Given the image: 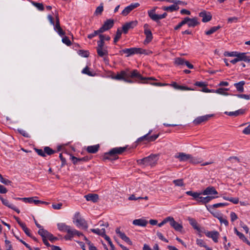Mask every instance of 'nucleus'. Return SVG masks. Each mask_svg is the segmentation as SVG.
<instances>
[{"label": "nucleus", "mask_w": 250, "mask_h": 250, "mask_svg": "<svg viewBox=\"0 0 250 250\" xmlns=\"http://www.w3.org/2000/svg\"><path fill=\"white\" fill-rule=\"evenodd\" d=\"M82 73L89 76H92L91 72L89 71V68L86 66L82 71Z\"/></svg>", "instance_id": "obj_59"}, {"label": "nucleus", "mask_w": 250, "mask_h": 250, "mask_svg": "<svg viewBox=\"0 0 250 250\" xmlns=\"http://www.w3.org/2000/svg\"><path fill=\"white\" fill-rule=\"evenodd\" d=\"M173 183L176 186L183 187L184 186L183 180L182 179L174 180Z\"/></svg>", "instance_id": "obj_43"}, {"label": "nucleus", "mask_w": 250, "mask_h": 250, "mask_svg": "<svg viewBox=\"0 0 250 250\" xmlns=\"http://www.w3.org/2000/svg\"><path fill=\"white\" fill-rule=\"evenodd\" d=\"M104 10L103 3H101L100 5L97 7L94 15L96 16L101 15Z\"/></svg>", "instance_id": "obj_38"}, {"label": "nucleus", "mask_w": 250, "mask_h": 250, "mask_svg": "<svg viewBox=\"0 0 250 250\" xmlns=\"http://www.w3.org/2000/svg\"><path fill=\"white\" fill-rule=\"evenodd\" d=\"M175 157L179 159L180 161H189V159L190 158V155L180 152L176 155Z\"/></svg>", "instance_id": "obj_20"}, {"label": "nucleus", "mask_w": 250, "mask_h": 250, "mask_svg": "<svg viewBox=\"0 0 250 250\" xmlns=\"http://www.w3.org/2000/svg\"><path fill=\"white\" fill-rule=\"evenodd\" d=\"M188 222H189V223L190 224V225L191 226H192V227L196 230H197V231H198L199 232H203V231H202L201 230V229H200V228L199 227V226H198V224H197V222H196V221L192 218H191V217H188Z\"/></svg>", "instance_id": "obj_23"}, {"label": "nucleus", "mask_w": 250, "mask_h": 250, "mask_svg": "<svg viewBox=\"0 0 250 250\" xmlns=\"http://www.w3.org/2000/svg\"><path fill=\"white\" fill-rule=\"evenodd\" d=\"M243 133L245 134H250V124L243 130Z\"/></svg>", "instance_id": "obj_64"}, {"label": "nucleus", "mask_w": 250, "mask_h": 250, "mask_svg": "<svg viewBox=\"0 0 250 250\" xmlns=\"http://www.w3.org/2000/svg\"><path fill=\"white\" fill-rule=\"evenodd\" d=\"M170 225L176 231H181L183 229V226L181 224L176 222L172 217L170 216Z\"/></svg>", "instance_id": "obj_14"}, {"label": "nucleus", "mask_w": 250, "mask_h": 250, "mask_svg": "<svg viewBox=\"0 0 250 250\" xmlns=\"http://www.w3.org/2000/svg\"><path fill=\"white\" fill-rule=\"evenodd\" d=\"M126 149V147H115L111 149L108 152L105 153L103 158L104 160H115L118 159L117 154L122 153Z\"/></svg>", "instance_id": "obj_2"}, {"label": "nucleus", "mask_w": 250, "mask_h": 250, "mask_svg": "<svg viewBox=\"0 0 250 250\" xmlns=\"http://www.w3.org/2000/svg\"><path fill=\"white\" fill-rule=\"evenodd\" d=\"M196 244L199 246L204 247L206 249L208 247L205 242L202 239H197L196 240Z\"/></svg>", "instance_id": "obj_48"}, {"label": "nucleus", "mask_w": 250, "mask_h": 250, "mask_svg": "<svg viewBox=\"0 0 250 250\" xmlns=\"http://www.w3.org/2000/svg\"><path fill=\"white\" fill-rule=\"evenodd\" d=\"M152 132V130H150L148 133L145 135L144 136L142 137V142H144L145 141L147 142H153L155 140H156L159 137V134H155L153 135L150 136V133Z\"/></svg>", "instance_id": "obj_7"}, {"label": "nucleus", "mask_w": 250, "mask_h": 250, "mask_svg": "<svg viewBox=\"0 0 250 250\" xmlns=\"http://www.w3.org/2000/svg\"><path fill=\"white\" fill-rule=\"evenodd\" d=\"M58 229L62 231L67 232L69 230L70 226L66 225L65 224L63 223H58L57 224Z\"/></svg>", "instance_id": "obj_27"}, {"label": "nucleus", "mask_w": 250, "mask_h": 250, "mask_svg": "<svg viewBox=\"0 0 250 250\" xmlns=\"http://www.w3.org/2000/svg\"><path fill=\"white\" fill-rule=\"evenodd\" d=\"M136 24L137 21H135L126 23L123 26V32L125 34L127 33L129 29L133 28Z\"/></svg>", "instance_id": "obj_15"}, {"label": "nucleus", "mask_w": 250, "mask_h": 250, "mask_svg": "<svg viewBox=\"0 0 250 250\" xmlns=\"http://www.w3.org/2000/svg\"><path fill=\"white\" fill-rule=\"evenodd\" d=\"M31 2L34 6H35L39 10L43 11L44 10V7L42 3L36 2L33 1H32Z\"/></svg>", "instance_id": "obj_40"}, {"label": "nucleus", "mask_w": 250, "mask_h": 250, "mask_svg": "<svg viewBox=\"0 0 250 250\" xmlns=\"http://www.w3.org/2000/svg\"><path fill=\"white\" fill-rule=\"evenodd\" d=\"M91 231L94 233L103 236V237L105 235V230L104 228L102 229H91Z\"/></svg>", "instance_id": "obj_29"}, {"label": "nucleus", "mask_w": 250, "mask_h": 250, "mask_svg": "<svg viewBox=\"0 0 250 250\" xmlns=\"http://www.w3.org/2000/svg\"><path fill=\"white\" fill-rule=\"evenodd\" d=\"M204 233L207 237L211 238L214 242L216 243L218 242V237L219 236V233L218 231H205Z\"/></svg>", "instance_id": "obj_9"}, {"label": "nucleus", "mask_w": 250, "mask_h": 250, "mask_svg": "<svg viewBox=\"0 0 250 250\" xmlns=\"http://www.w3.org/2000/svg\"><path fill=\"white\" fill-rule=\"evenodd\" d=\"M186 60L181 58H177L175 60V63L177 65H184Z\"/></svg>", "instance_id": "obj_44"}, {"label": "nucleus", "mask_w": 250, "mask_h": 250, "mask_svg": "<svg viewBox=\"0 0 250 250\" xmlns=\"http://www.w3.org/2000/svg\"><path fill=\"white\" fill-rule=\"evenodd\" d=\"M73 222L79 228L86 229L88 227L86 221L81 218L79 212H76L73 218Z\"/></svg>", "instance_id": "obj_4"}, {"label": "nucleus", "mask_w": 250, "mask_h": 250, "mask_svg": "<svg viewBox=\"0 0 250 250\" xmlns=\"http://www.w3.org/2000/svg\"><path fill=\"white\" fill-rule=\"evenodd\" d=\"M152 79H153L151 77L146 78V77H144L143 76H142V83H149L150 84H154L155 85H158V86H162V85H164V84H162V83H150V81Z\"/></svg>", "instance_id": "obj_28"}, {"label": "nucleus", "mask_w": 250, "mask_h": 250, "mask_svg": "<svg viewBox=\"0 0 250 250\" xmlns=\"http://www.w3.org/2000/svg\"><path fill=\"white\" fill-rule=\"evenodd\" d=\"M227 205H228V203H217V204H213L212 206V207L213 208H220V207H222L226 206Z\"/></svg>", "instance_id": "obj_55"}, {"label": "nucleus", "mask_w": 250, "mask_h": 250, "mask_svg": "<svg viewBox=\"0 0 250 250\" xmlns=\"http://www.w3.org/2000/svg\"><path fill=\"white\" fill-rule=\"evenodd\" d=\"M20 226L27 235L29 237H31L29 229L26 227L24 223H23L22 224H21Z\"/></svg>", "instance_id": "obj_42"}, {"label": "nucleus", "mask_w": 250, "mask_h": 250, "mask_svg": "<svg viewBox=\"0 0 250 250\" xmlns=\"http://www.w3.org/2000/svg\"><path fill=\"white\" fill-rule=\"evenodd\" d=\"M67 233L72 235V237H74L75 235H78V236L83 235L81 232H79V231L75 229H72L70 227L69 229V230H68Z\"/></svg>", "instance_id": "obj_31"}, {"label": "nucleus", "mask_w": 250, "mask_h": 250, "mask_svg": "<svg viewBox=\"0 0 250 250\" xmlns=\"http://www.w3.org/2000/svg\"><path fill=\"white\" fill-rule=\"evenodd\" d=\"M179 7L177 5L173 4L169 6H165L163 8V10L167 11L172 12L179 9Z\"/></svg>", "instance_id": "obj_32"}, {"label": "nucleus", "mask_w": 250, "mask_h": 250, "mask_svg": "<svg viewBox=\"0 0 250 250\" xmlns=\"http://www.w3.org/2000/svg\"><path fill=\"white\" fill-rule=\"evenodd\" d=\"M99 148V146L98 145H94V146H88L87 147V151L90 153H95L96 152L98 151Z\"/></svg>", "instance_id": "obj_30"}, {"label": "nucleus", "mask_w": 250, "mask_h": 250, "mask_svg": "<svg viewBox=\"0 0 250 250\" xmlns=\"http://www.w3.org/2000/svg\"><path fill=\"white\" fill-rule=\"evenodd\" d=\"M54 29L58 32L60 36H63L65 35L64 31L62 29L60 26L54 27Z\"/></svg>", "instance_id": "obj_50"}, {"label": "nucleus", "mask_w": 250, "mask_h": 250, "mask_svg": "<svg viewBox=\"0 0 250 250\" xmlns=\"http://www.w3.org/2000/svg\"><path fill=\"white\" fill-rule=\"evenodd\" d=\"M171 85L176 89L180 90H194V89L191 88L190 87L179 85L176 82H173L171 84Z\"/></svg>", "instance_id": "obj_22"}, {"label": "nucleus", "mask_w": 250, "mask_h": 250, "mask_svg": "<svg viewBox=\"0 0 250 250\" xmlns=\"http://www.w3.org/2000/svg\"><path fill=\"white\" fill-rule=\"evenodd\" d=\"M187 21H186V18L184 19L183 21H182L181 22H180L177 26H176L174 28L175 30H178L180 29L183 25L186 24Z\"/></svg>", "instance_id": "obj_53"}, {"label": "nucleus", "mask_w": 250, "mask_h": 250, "mask_svg": "<svg viewBox=\"0 0 250 250\" xmlns=\"http://www.w3.org/2000/svg\"><path fill=\"white\" fill-rule=\"evenodd\" d=\"M186 193L188 195L193 197L196 201L197 200L198 197H199V195H202V192H193L192 191H188L186 192Z\"/></svg>", "instance_id": "obj_34"}, {"label": "nucleus", "mask_w": 250, "mask_h": 250, "mask_svg": "<svg viewBox=\"0 0 250 250\" xmlns=\"http://www.w3.org/2000/svg\"><path fill=\"white\" fill-rule=\"evenodd\" d=\"M62 42L63 43H65L68 46H69L71 45V42L68 38L66 36H65L62 39Z\"/></svg>", "instance_id": "obj_52"}, {"label": "nucleus", "mask_w": 250, "mask_h": 250, "mask_svg": "<svg viewBox=\"0 0 250 250\" xmlns=\"http://www.w3.org/2000/svg\"><path fill=\"white\" fill-rule=\"evenodd\" d=\"M17 200H22L25 203H34L36 205H37L40 203H42L43 202H42L40 200H34L33 197H30V198H16Z\"/></svg>", "instance_id": "obj_17"}, {"label": "nucleus", "mask_w": 250, "mask_h": 250, "mask_svg": "<svg viewBox=\"0 0 250 250\" xmlns=\"http://www.w3.org/2000/svg\"><path fill=\"white\" fill-rule=\"evenodd\" d=\"M144 34L146 37V39L144 42V44H147L152 40L153 38L152 34L150 30V27L147 24H145L144 25Z\"/></svg>", "instance_id": "obj_5"}, {"label": "nucleus", "mask_w": 250, "mask_h": 250, "mask_svg": "<svg viewBox=\"0 0 250 250\" xmlns=\"http://www.w3.org/2000/svg\"><path fill=\"white\" fill-rule=\"evenodd\" d=\"M159 155L151 154L142 159V166L154 167L157 164L158 160Z\"/></svg>", "instance_id": "obj_3"}, {"label": "nucleus", "mask_w": 250, "mask_h": 250, "mask_svg": "<svg viewBox=\"0 0 250 250\" xmlns=\"http://www.w3.org/2000/svg\"><path fill=\"white\" fill-rule=\"evenodd\" d=\"M245 84V81H241L237 83H235L234 84V85L236 87L237 90L239 92H244V85Z\"/></svg>", "instance_id": "obj_26"}, {"label": "nucleus", "mask_w": 250, "mask_h": 250, "mask_svg": "<svg viewBox=\"0 0 250 250\" xmlns=\"http://www.w3.org/2000/svg\"><path fill=\"white\" fill-rule=\"evenodd\" d=\"M199 16L202 18V21L204 22H207L211 20L212 16L209 12L205 11H202L199 13Z\"/></svg>", "instance_id": "obj_12"}, {"label": "nucleus", "mask_w": 250, "mask_h": 250, "mask_svg": "<svg viewBox=\"0 0 250 250\" xmlns=\"http://www.w3.org/2000/svg\"><path fill=\"white\" fill-rule=\"evenodd\" d=\"M228 90H229L228 88H220L216 89V90H212V91L213 92H215V93L227 96V95H229V93L224 92V91H228Z\"/></svg>", "instance_id": "obj_36"}, {"label": "nucleus", "mask_w": 250, "mask_h": 250, "mask_svg": "<svg viewBox=\"0 0 250 250\" xmlns=\"http://www.w3.org/2000/svg\"><path fill=\"white\" fill-rule=\"evenodd\" d=\"M44 151L45 154L46 153L48 155H51L54 153L55 151L52 149L51 148L48 146H46L44 148Z\"/></svg>", "instance_id": "obj_47"}, {"label": "nucleus", "mask_w": 250, "mask_h": 250, "mask_svg": "<svg viewBox=\"0 0 250 250\" xmlns=\"http://www.w3.org/2000/svg\"><path fill=\"white\" fill-rule=\"evenodd\" d=\"M155 8H154L153 9H152L148 12V16L150 18L151 20H152L154 21H158L160 19V15L156 14L155 13Z\"/></svg>", "instance_id": "obj_19"}, {"label": "nucleus", "mask_w": 250, "mask_h": 250, "mask_svg": "<svg viewBox=\"0 0 250 250\" xmlns=\"http://www.w3.org/2000/svg\"><path fill=\"white\" fill-rule=\"evenodd\" d=\"M189 162L194 164H197L202 162L200 158L197 157H193L190 155V158L189 159Z\"/></svg>", "instance_id": "obj_39"}, {"label": "nucleus", "mask_w": 250, "mask_h": 250, "mask_svg": "<svg viewBox=\"0 0 250 250\" xmlns=\"http://www.w3.org/2000/svg\"><path fill=\"white\" fill-rule=\"evenodd\" d=\"M48 231L42 228L40 229L38 231V233L42 237V239L46 238L47 234Z\"/></svg>", "instance_id": "obj_41"}, {"label": "nucleus", "mask_w": 250, "mask_h": 250, "mask_svg": "<svg viewBox=\"0 0 250 250\" xmlns=\"http://www.w3.org/2000/svg\"><path fill=\"white\" fill-rule=\"evenodd\" d=\"M202 195L212 196V195H216L218 194V192L215 189V188L212 186L207 187L202 192Z\"/></svg>", "instance_id": "obj_10"}, {"label": "nucleus", "mask_w": 250, "mask_h": 250, "mask_svg": "<svg viewBox=\"0 0 250 250\" xmlns=\"http://www.w3.org/2000/svg\"><path fill=\"white\" fill-rule=\"evenodd\" d=\"M46 239H48L52 242H54L56 240H58V238L56 237H54L53 234H52L50 232H48L46 236Z\"/></svg>", "instance_id": "obj_46"}, {"label": "nucleus", "mask_w": 250, "mask_h": 250, "mask_svg": "<svg viewBox=\"0 0 250 250\" xmlns=\"http://www.w3.org/2000/svg\"><path fill=\"white\" fill-rule=\"evenodd\" d=\"M84 198L88 201L96 203L99 199V196L97 194H88L84 196Z\"/></svg>", "instance_id": "obj_21"}, {"label": "nucleus", "mask_w": 250, "mask_h": 250, "mask_svg": "<svg viewBox=\"0 0 250 250\" xmlns=\"http://www.w3.org/2000/svg\"><path fill=\"white\" fill-rule=\"evenodd\" d=\"M170 220V216L167 217L164 219L163 221L159 223L158 225L159 227H161L167 222H169Z\"/></svg>", "instance_id": "obj_51"}, {"label": "nucleus", "mask_w": 250, "mask_h": 250, "mask_svg": "<svg viewBox=\"0 0 250 250\" xmlns=\"http://www.w3.org/2000/svg\"><path fill=\"white\" fill-rule=\"evenodd\" d=\"M245 113V110L242 109H240L234 112H225V113L229 116H238L240 115H242Z\"/></svg>", "instance_id": "obj_24"}, {"label": "nucleus", "mask_w": 250, "mask_h": 250, "mask_svg": "<svg viewBox=\"0 0 250 250\" xmlns=\"http://www.w3.org/2000/svg\"><path fill=\"white\" fill-rule=\"evenodd\" d=\"M236 57H237L238 61H243L244 62H246L247 55L246 53H238V52H237Z\"/></svg>", "instance_id": "obj_33"}, {"label": "nucleus", "mask_w": 250, "mask_h": 250, "mask_svg": "<svg viewBox=\"0 0 250 250\" xmlns=\"http://www.w3.org/2000/svg\"><path fill=\"white\" fill-rule=\"evenodd\" d=\"M0 181L2 184L6 185H10L11 183L10 181L8 179H4L2 176L1 177Z\"/></svg>", "instance_id": "obj_58"}, {"label": "nucleus", "mask_w": 250, "mask_h": 250, "mask_svg": "<svg viewBox=\"0 0 250 250\" xmlns=\"http://www.w3.org/2000/svg\"><path fill=\"white\" fill-rule=\"evenodd\" d=\"M5 249L6 250H13L12 246L11 244V242L10 241L6 239L5 240Z\"/></svg>", "instance_id": "obj_49"}, {"label": "nucleus", "mask_w": 250, "mask_h": 250, "mask_svg": "<svg viewBox=\"0 0 250 250\" xmlns=\"http://www.w3.org/2000/svg\"><path fill=\"white\" fill-rule=\"evenodd\" d=\"M186 21H187V23L189 27H195L196 25L199 24V22L198 21V19L197 18H194L193 19H190L188 17L186 18Z\"/></svg>", "instance_id": "obj_16"}, {"label": "nucleus", "mask_w": 250, "mask_h": 250, "mask_svg": "<svg viewBox=\"0 0 250 250\" xmlns=\"http://www.w3.org/2000/svg\"><path fill=\"white\" fill-rule=\"evenodd\" d=\"M116 232L119 235L120 238L129 245H131L132 243L129 238L124 233L122 232L119 228L116 229Z\"/></svg>", "instance_id": "obj_18"}, {"label": "nucleus", "mask_w": 250, "mask_h": 250, "mask_svg": "<svg viewBox=\"0 0 250 250\" xmlns=\"http://www.w3.org/2000/svg\"><path fill=\"white\" fill-rule=\"evenodd\" d=\"M218 219L221 224H224L226 226L228 225V221L226 219L223 218L222 217H218Z\"/></svg>", "instance_id": "obj_63"}, {"label": "nucleus", "mask_w": 250, "mask_h": 250, "mask_svg": "<svg viewBox=\"0 0 250 250\" xmlns=\"http://www.w3.org/2000/svg\"><path fill=\"white\" fill-rule=\"evenodd\" d=\"M84 239L86 241L87 244L89 246V250H97L95 246L92 245L90 242L89 241H88L85 236L84 237Z\"/></svg>", "instance_id": "obj_56"}, {"label": "nucleus", "mask_w": 250, "mask_h": 250, "mask_svg": "<svg viewBox=\"0 0 250 250\" xmlns=\"http://www.w3.org/2000/svg\"><path fill=\"white\" fill-rule=\"evenodd\" d=\"M234 231L237 235H238L242 240H243L246 238L244 235L240 232L238 231L236 228H234Z\"/></svg>", "instance_id": "obj_54"}, {"label": "nucleus", "mask_w": 250, "mask_h": 250, "mask_svg": "<svg viewBox=\"0 0 250 250\" xmlns=\"http://www.w3.org/2000/svg\"><path fill=\"white\" fill-rule=\"evenodd\" d=\"M101 33H102L101 32L99 31V29L98 30L95 31L93 33L88 35L87 37H88V38L91 39L93 37H95V36H96L98 34Z\"/></svg>", "instance_id": "obj_57"}, {"label": "nucleus", "mask_w": 250, "mask_h": 250, "mask_svg": "<svg viewBox=\"0 0 250 250\" xmlns=\"http://www.w3.org/2000/svg\"><path fill=\"white\" fill-rule=\"evenodd\" d=\"M114 24L113 20L109 19L104 22L103 25L99 29V31L102 33L107 31L112 28Z\"/></svg>", "instance_id": "obj_8"}, {"label": "nucleus", "mask_w": 250, "mask_h": 250, "mask_svg": "<svg viewBox=\"0 0 250 250\" xmlns=\"http://www.w3.org/2000/svg\"><path fill=\"white\" fill-rule=\"evenodd\" d=\"M214 198H215L214 196L207 195L206 197H205L204 204L208 203L210 200Z\"/></svg>", "instance_id": "obj_61"}, {"label": "nucleus", "mask_w": 250, "mask_h": 250, "mask_svg": "<svg viewBox=\"0 0 250 250\" xmlns=\"http://www.w3.org/2000/svg\"><path fill=\"white\" fill-rule=\"evenodd\" d=\"M212 116H213L212 114L198 117L194 120L193 123L196 125H199L203 122L208 121Z\"/></svg>", "instance_id": "obj_13"}, {"label": "nucleus", "mask_w": 250, "mask_h": 250, "mask_svg": "<svg viewBox=\"0 0 250 250\" xmlns=\"http://www.w3.org/2000/svg\"><path fill=\"white\" fill-rule=\"evenodd\" d=\"M100 41L98 42V46L96 49H100L102 48H106L104 47V36L102 34L99 35Z\"/></svg>", "instance_id": "obj_25"}, {"label": "nucleus", "mask_w": 250, "mask_h": 250, "mask_svg": "<svg viewBox=\"0 0 250 250\" xmlns=\"http://www.w3.org/2000/svg\"><path fill=\"white\" fill-rule=\"evenodd\" d=\"M0 199L2 204L5 206L9 207V208H13V205L10 204L7 200L3 199L1 196H0Z\"/></svg>", "instance_id": "obj_45"}, {"label": "nucleus", "mask_w": 250, "mask_h": 250, "mask_svg": "<svg viewBox=\"0 0 250 250\" xmlns=\"http://www.w3.org/2000/svg\"><path fill=\"white\" fill-rule=\"evenodd\" d=\"M62 206V204L60 203L58 204H52V208L55 209H60Z\"/></svg>", "instance_id": "obj_62"}, {"label": "nucleus", "mask_w": 250, "mask_h": 250, "mask_svg": "<svg viewBox=\"0 0 250 250\" xmlns=\"http://www.w3.org/2000/svg\"><path fill=\"white\" fill-rule=\"evenodd\" d=\"M98 55L101 57H103L108 54L106 48H102L100 49H96Z\"/></svg>", "instance_id": "obj_35"}, {"label": "nucleus", "mask_w": 250, "mask_h": 250, "mask_svg": "<svg viewBox=\"0 0 250 250\" xmlns=\"http://www.w3.org/2000/svg\"><path fill=\"white\" fill-rule=\"evenodd\" d=\"M120 52L125 54L126 57H128L136 54H141V48L136 47L125 48L122 50Z\"/></svg>", "instance_id": "obj_6"}, {"label": "nucleus", "mask_w": 250, "mask_h": 250, "mask_svg": "<svg viewBox=\"0 0 250 250\" xmlns=\"http://www.w3.org/2000/svg\"><path fill=\"white\" fill-rule=\"evenodd\" d=\"M35 150L38 155L42 157H45L46 156L44 151L42 149L35 148Z\"/></svg>", "instance_id": "obj_60"}, {"label": "nucleus", "mask_w": 250, "mask_h": 250, "mask_svg": "<svg viewBox=\"0 0 250 250\" xmlns=\"http://www.w3.org/2000/svg\"><path fill=\"white\" fill-rule=\"evenodd\" d=\"M221 28L220 26H213L209 30L205 32V34L207 35H210L215 32H216L217 30Z\"/></svg>", "instance_id": "obj_37"}, {"label": "nucleus", "mask_w": 250, "mask_h": 250, "mask_svg": "<svg viewBox=\"0 0 250 250\" xmlns=\"http://www.w3.org/2000/svg\"><path fill=\"white\" fill-rule=\"evenodd\" d=\"M141 76L139 73L136 70L132 71L129 70L122 71L120 73L118 74L114 79L118 80H123L126 82L131 83L133 81L131 79H140Z\"/></svg>", "instance_id": "obj_1"}, {"label": "nucleus", "mask_w": 250, "mask_h": 250, "mask_svg": "<svg viewBox=\"0 0 250 250\" xmlns=\"http://www.w3.org/2000/svg\"><path fill=\"white\" fill-rule=\"evenodd\" d=\"M140 5L139 3L131 4L130 5L126 7L122 11V14L124 16L127 15L132 10L137 8Z\"/></svg>", "instance_id": "obj_11"}]
</instances>
